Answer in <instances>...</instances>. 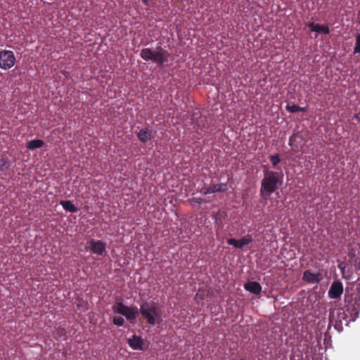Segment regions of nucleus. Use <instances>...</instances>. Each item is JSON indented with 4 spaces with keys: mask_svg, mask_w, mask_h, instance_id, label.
I'll use <instances>...</instances> for the list:
<instances>
[{
    "mask_svg": "<svg viewBox=\"0 0 360 360\" xmlns=\"http://www.w3.org/2000/svg\"><path fill=\"white\" fill-rule=\"evenodd\" d=\"M198 296V294H196V295H195V300H197Z\"/></svg>",
    "mask_w": 360,
    "mask_h": 360,
    "instance_id": "29",
    "label": "nucleus"
},
{
    "mask_svg": "<svg viewBox=\"0 0 360 360\" xmlns=\"http://www.w3.org/2000/svg\"><path fill=\"white\" fill-rule=\"evenodd\" d=\"M269 160L274 167H276L281 162V159L278 153L270 155Z\"/></svg>",
    "mask_w": 360,
    "mask_h": 360,
    "instance_id": "21",
    "label": "nucleus"
},
{
    "mask_svg": "<svg viewBox=\"0 0 360 360\" xmlns=\"http://www.w3.org/2000/svg\"><path fill=\"white\" fill-rule=\"evenodd\" d=\"M297 135L295 134H292L289 138V146H292L296 141Z\"/></svg>",
    "mask_w": 360,
    "mask_h": 360,
    "instance_id": "24",
    "label": "nucleus"
},
{
    "mask_svg": "<svg viewBox=\"0 0 360 360\" xmlns=\"http://www.w3.org/2000/svg\"><path fill=\"white\" fill-rule=\"evenodd\" d=\"M112 310L115 313L124 316L130 322L135 321L139 313V309L136 306L128 307L122 302H116L112 307Z\"/></svg>",
    "mask_w": 360,
    "mask_h": 360,
    "instance_id": "4",
    "label": "nucleus"
},
{
    "mask_svg": "<svg viewBox=\"0 0 360 360\" xmlns=\"http://www.w3.org/2000/svg\"><path fill=\"white\" fill-rule=\"evenodd\" d=\"M308 27L311 32H316L317 33H323L328 34L330 33V29L328 25L315 24L314 22H309Z\"/></svg>",
    "mask_w": 360,
    "mask_h": 360,
    "instance_id": "15",
    "label": "nucleus"
},
{
    "mask_svg": "<svg viewBox=\"0 0 360 360\" xmlns=\"http://www.w3.org/2000/svg\"><path fill=\"white\" fill-rule=\"evenodd\" d=\"M127 342L131 348L135 350H143V341L141 337L134 335L129 338Z\"/></svg>",
    "mask_w": 360,
    "mask_h": 360,
    "instance_id": "12",
    "label": "nucleus"
},
{
    "mask_svg": "<svg viewBox=\"0 0 360 360\" xmlns=\"http://www.w3.org/2000/svg\"><path fill=\"white\" fill-rule=\"evenodd\" d=\"M86 249L89 250L97 255H102L105 252L106 244L99 240L91 239L86 242Z\"/></svg>",
    "mask_w": 360,
    "mask_h": 360,
    "instance_id": "7",
    "label": "nucleus"
},
{
    "mask_svg": "<svg viewBox=\"0 0 360 360\" xmlns=\"http://www.w3.org/2000/svg\"><path fill=\"white\" fill-rule=\"evenodd\" d=\"M16 59L14 53L9 50L0 51V68L4 70H9L14 66Z\"/></svg>",
    "mask_w": 360,
    "mask_h": 360,
    "instance_id": "6",
    "label": "nucleus"
},
{
    "mask_svg": "<svg viewBox=\"0 0 360 360\" xmlns=\"http://www.w3.org/2000/svg\"><path fill=\"white\" fill-rule=\"evenodd\" d=\"M343 284L340 281H334L328 290V297L331 299H338L343 293Z\"/></svg>",
    "mask_w": 360,
    "mask_h": 360,
    "instance_id": "9",
    "label": "nucleus"
},
{
    "mask_svg": "<svg viewBox=\"0 0 360 360\" xmlns=\"http://www.w3.org/2000/svg\"><path fill=\"white\" fill-rule=\"evenodd\" d=\"M323 279L321 272L312 273L310 270L304 271L302 276V280L310 284H318Z\"/></svg>",
    "mask_w": 360,
    "mask_h": 360,
    "instance_id": "8",
    "label": "nucleus"
},
{
    "mask_svg": "<svg viewBox=\"0 0 360 360\" xmlns=\"http://www.w3.org/2000/svg\"><path fill=\"white\" fill-rule=\"evenodd\" d=\"M252 242V238L248 236H244L240 240L235 238H229L227 240V243L231 245H233L236 248L242 249L245 245L250 244Z\"/></svg>",
    "mask_w": 360,
    "mask_h": 360,
    "instance_id": "11",
    "label": "nucleus"
},
{
    "mask_svg": "<svg viewBox=\"0 0 360 360\" xmlns=\"http://www.w3.org/2000/svg\"><path fill=\"white\" fill-rule=\"evenodd\" d=\"M195 200L198 203H201L203 201V200L202 198H196V199H195Z\"/></svg>",
    "mask_w": 360,
    "mask_h": 360,
    "instance_id": "27",
    "label": "nucleus"
},
{
    "mask_svg": "<svg viewBox=\"0 0 360 360\" xmlns=\"http://www.w3.org/2000/svg\"><path fill=\"white\" fill-rule=\"evenodd\" d=\"M354 53H360V34L356 35V43L354 49Z\"/></svg>",
    "mask_w": 360,
    "mask_h": 360,
    "instance_id": "22",
    "label": "nucleus"
},
{
    "mask_svg": "<svg viewBox=\"0 0 360 360\" xmlns=\"http://www.w3.org/2000/svg\"><path fill=\"white\" fill-rule=\"evenodd\" d=\"M140 56L146 61H152L158 66H163L168 62L170 53L162 47H158L155 50L150 48H144L140 52Z\"/></svg>",
    "mask_w": 360,
    "mask_h": 360,
    "instance_id": "3",
    "label": "nucleus"
},
{
    "mask_svg": "<svg viewBox=\"0 0 360 360\" xmlns=\"http://www.w3.org/2000/svg\"><path fill=\"white\" fill-rule=\"evenodd\" d=\"M44 145V142L41 139H34L27 142V148L30 150L39 148Z\"/></svg>",
    "mask_w": 360,
    "mask_h": 360,
    "instance_id": "17",
    "label": "nucleus"
},
{
    "mask_svg": "<svg viewBox=\"0 0 360 360\" xmlns=\"http://www.w3.org/2000/svg\"><path fill=\"white\" fill-rule=\"evenodd\" d=\"M338 267L340 269H341L342 272H343L345 271V266H343L342 264H339Z\"/></svg>",
    "mask_w": 360,
    "mask_h": 360,
    "instance_id": "26",
    "label": "nucleus"
},
{
    "mask_svg": "<svg viewBox=\"0 0 360 360\" xmlns=\"http://www.w3.org/2000/svg\"><path fill=\"white\" fill-rule=\"evenodd\" d=\"M139 312L146 323L155 326L162 321V310L154 302H145L140 306Z\"/></svg>",
    "mask_w": 360,
    "mask_h": 360,
    "instance_id": "2",
    "label": "nucleus"
},
{
    "mask_svg": "<svg viewBox=\"0 0 360 360\" xmlns=\"http://www.w3.org/2000/svg\"><path fill=\"white\" fill-rule=\"evenodd\" d=\"M227 184H214L210 185L209 187H205L201 190V192L205 194L214 193L217 192H224L227 190Z\"/></svg>",
    "mask_w": 360,
    "mask_h": 360,
    "instance_id": "10",
    "label": "nucleus"
},
{
    "mask_svg": "<svg viewBox=\"0 0 360 360\" xmlns=\"http://www.w3.org/2000/svg\"><path fill=\"white\" fill-rule=\"evenodd\" d=\"M60 204L63 209L68 212L76 213L78 212V208L70 200H61Z\"/></svg>",
    "mask_w": 360,
    "mask_h": 360,
    "instance_id": "16",
    "label": "nucleus"
},
{
    "mask_svg": "<svg viewBox=\"0 0 360 360\" xmlns=\"http://www.w3.org/2000/svg\"><path fill=\"white\" fill-rule=\"evenodd\" d=\"M142 2L145 4V5H148V0H141Z\"/></svg>",
    "mask_w": 360,
    "mask_h": 360,
    "instance_id": "28",
    "label": "nucleus"
},
{
    "mask_svg": "<svg viewBox=\"0 0 360 360\" xmlns=\"http://www.w3.org/2000/svg\"><path fill=\"white\" fill-rule=\"evenodd\" d=\"M345 302H346L345 308L347 312L350 314L352 319H355L359 312V300L357 301L353 295L346 294L345 295Z\"/></svg>",
    "mask_w": 360,
    "mask_h": 360,
    "instance_id": "5",
    "label": "nucleus"
},
{
    "mask_svg": "<svg viewBox=\"0 0 360 360\" xmlns=\"http://www.w3.org/2000/svg\"><path fill=\"white\" fill-rule=\"evenodd\" d=\"M112 323L117 326H122L124 323V319L121 316H114Z\"/></svg>",
    "mask_w": 360,
    "mask_h": 360,
    "instance_id": "23",
    "label": "nucleus"
},
{
    "mask_svg": "<svg viewBox=\"0 0 360 360\" xmlns=\"http://www.w3.org/2000/svg\"><path fill=\"white\" fill-rule=\"evenodd\" d=\"M139 140L142 143H146L153 137V131L148 128H143L137 133Z\"/></svg>",
    "mask_w": 360,
    "mask_h": 360,
    "instance_id": "13",
    "label": "nucleus"
},
{
    "mask_svg": "<svg viewBox=\"0 0 360 360\" xmlns=\"http://www.w3.org/2000/svg\"><path fill=\"white\" fill-rule=\"evenodd\" d=\"M346 316H347V315L345 314V311H343V312H340V313L338 314V319H340V322H342L341 319H345V317H346Z\"/></svg>",
    "mask_w": 360,
    "mask_h": 360,
    "instance_id": "25",
    "label": "nucleus"
},
{
    "mask_svg": "<svg viewBox=\"0 0 360 360\" xmlns=\"http://www.w3.org/2000/svg\"><path fill=\"white\" fill-rule=\"evenodd\" d=\"M264 176L261 181L259 194L264 200H267L269 196L278 190L283 182V173L270 170L264 168L263 170Z\"/></svg>",
    "mask_w": 360,
    "mask_h": 360,
    "instance_id": "1",
    "label": "nucleus"
},
{
    "mask_svg": "<svg viewBox=\"0 0 360 360\" xmlns=\"http://www.w3.org/2000/svg\"><path fill=\"white\" fill-rule=\"evenodd\" d=\"M10 167V160L7 156L0 157V172H4Z\"/></svg>",
    "mask_w": 360,
    "mask_h": 360,
    "instance_id": "18",
    "label": "nucleus"
},
{
    "mask_svg": "<svg viewBox=\"0 0 360 360\" xmlns=\"http://www.w3.org/2000/svg\"><path fill=\"white\" fill-rule=\"evenodd\" d=\"M244 288L255 295H259L262 292L261 285L256 281H249L244 285Z\"/></svg>",
    "mask_w": 360,
    "mask_h": 360,
    "instance_id": "14",
    "label": "nucleus"
},
{
    "mask_svg": "<svg viewBox=\"0 0 360 360\" xmlns=\"http://www.w3.org/2000/svg\"><path fill=\"white\" fill-rule=\"evenodd\" d=\"M65 335L66 330L64 328L62 327L57 328L53 334L56 339L63 338L65 336Z\"/></svg>",
    "mask_w": 360,
    "mask_h": 360,
    "instance_id": "20",
    "label": "nucleus"
},
{
    "mask_svg": "<svg viewBox=\"0 0 360 360\" xmlns=\"http://www.w3.org/2000/svg\"><path fill=\"white\" fill-rule=\"evenodd\" d=\"M240 360H245V359H240Z\"/></svg>",
    "mask_w": 360,
    "mask_h": 360,
    "instance_id": "31",
    "label": "nucleus"
},
{
    "mask_svg": "<svg viewBox=\"0 0 360 360\" xmlns=\"http://www.w3.org/2000/svg\"><path fill=\"white\" fill-rule=\"evenodd\" d=\"M290 360H295L292 357H290Z\"/></svg>",
    "mask_w": 360,
    "mask_h": 360,
    "instance_id": "30",
    "label": "nucleus"
},
{
    "mask_svg": "<svg viewBox=\"0 0 360 360\" xmlns=\"http://www.w3.org/2000/svg\"><path fill=\"white\" fill-rule=\"evenodd\" d=\"M285 108L288 112H292V113H295V112H307L306 108L300 107L295 104H292V105L288 104L285 106Z\"/></svg>",
    "mask_w": 360,
    "mask_h": 360,
    "instance_id": "19",
    "label": "nucleus"
}]
</instances>
